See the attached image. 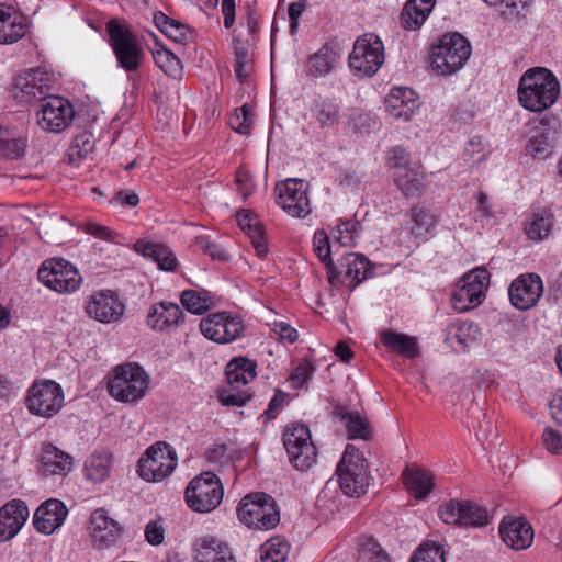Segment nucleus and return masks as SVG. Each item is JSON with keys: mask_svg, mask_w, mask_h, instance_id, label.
<instances>
[{"mask_svg": "<svg viewBox=\"0 0 562 562\" xmlns=\"http://www.w3.org/2000/svg\"><path fill=\"white\" fill-rule=\"evenodd\" d=\"M50 78L40 69H32L15 79L14 95L22 103L43 102L50 97Z\"/></svg>", "mask_w": 562, "mask_h": 562, "instance_id": "nucleus-20", "label": "nucleus"}, {"mask_svg": "<svg viewBox=\"0 0 562 562\" xmlns=\"http://www.w3.org/2000/svg\"><path fill=\"white\" fill-rule=\"evenodd\" d=\"M155 64L169 77L177 78L181 75V60L169 49L160 48L153 52Z\"/></svg>", "mask_w": 562, "mask_h": 562, "instance_id": "nucleus-49", "label": "nucleus"}, {"mask_svg": "<svg viewBox=\"0 0 562 562\" xmlns=\"http://www.w3.org/2000/svg\"><path fill=\"white\" fill-rule=\"evenodd\" d=\"M543 292L541 278L536 273H525L516 278L508 288L513 306L520 311L533 307Z\"/></svg>", "mask_w": 562, "mask_h": 562, "instance_id": "nucleus-19", "label": "nucleus"}, {"mask_svg": "<svg viewBox=\"0 0 562 562\" xmlns=\"http://www.w3.org/2000/svg\"><path fill=\"white\" fill-rule=\"evenodd\" d=\"M154 23L166 36L176 43L184 44L192 37L191 29L187 24L169 18L164 12L155 13Z\"/></svg>", "mask_w": 562, "mask_h": 562, "instance_id": "nucleus-39", "label": "nucleus"}, {"mask_svg": "<svg viewBox=\"0 0 562 562\" xmlns=\"http://www.w3.org/2000/svg\"><path fill=\"white\" fill-rule=\"evenodd\" d=\"M29 517L27 506L23 501L14 499L0 509V541L12 539L23 527Z\"/></svg>", "mask_w": 562, "mask_h": 562, "instance_id": "nucleus-27", "label": "nucleus"}, {"mask_svg": "<svg viewBox=\"0 0 562 562\" xmlns=\"http://www.w3.org/2000/svg\"><path fill=\"white\" fill-rule=\"evenodd\" d=\"M195 562H235L228 546L213 536L198 539L194 542Z\"/></svg>", "mask_w": 562, "mask_h": 562, "instance_id": "nucleus-28", "label": "nucleus"}, {"mask_svg": "<svg viewBox=\"0 0 562 562\" xmlns=\"http://www.w3.org/2000/svg\"><path fill=\"white\" fill-rule=\"evenodd\" d=\"M149 376L137 363L117 366L108 381L109 394L119 402L134 403L148 390Z\"/></svg>", "mask_w": 562, "mask_h": 562, "instance_id": "nucleus-3", "label": "nucleus"}, {"mask_svg": "<svg viewBox=\"0 0 562 562\" xmlns=\"http://www.w3.org/2000/svg\"><path fill=\"white\" fill-rule=\"evenodd\" d=\"M311 112L322 128L336 126L340 121V105L330 98H319L313 101Z\"/></svg>", "mask_w": 562, "mask_h": 562, "instance_id": "nucleus-36", "label": "nucleus"}, {"mask_svg": "<svg viewBox=\"0 0 562 562\" xmlns=\"http://www.w3.org/2000/svg\"><path fill=\"white\" fill-rule=\"evenodd\" d=\"M85 232L103 240H112L114 235V233L109 227L95 223H87L85 226Z\"/></svg>", "mask_w": 562, "mask_h": 562, "instance_id": "nucleus-64", "label": "nucleus"}, {"mask_svg": "<svg viewBox=\"0 0 562 562\" xmlns=\"http://www.w3.org/2000/svg\"><path fill=\"white\" fill-rule=\"evenodd\" d=\"M384 61V46L374 34L358 37L349 56L351 70L359 76H373Z\"/></svg>", "mask_w": 562, "mask_h": 562, "instance_id": "nucleus-11", "label": "nucleus"}, {"mask_svg": "<svg viewBox=\"0 0 562 562\" xmlns=\"http://www.w3.org/2000/svg\"><path fill=\"white\" fill-rule=\"evenodd\" d=\"M250 394L243 391V392H224L221 395V402L224 405H231V406H244L248 401H250Z\"/></svg>", "mask_w": 562, "mask_h": 562, "instance_id": "nucleus-63", "label": "nucleus"}, {"mask_svg": "<svg viewBox=\"0 0 562 562\" xmlns=\"http://www.w3.org/2000/svg\"><path fill=\"white\" fill-rule=\"evenodd\" d=\"M89 533L95 548L106 549L117 543L123 528L116 520L109 517L103 508H98L90 516Z\"/></svg>", "mask_w": 562, "mask_h": 562, "instance_id": "nucleus-21", "label": "nucleus"}, {"mask_svg": "<svg viewBox=\"0 0 562 562\" xmlns=\"http://www.w3.org/2000/svg\"><path fill=\"white\" fill-rule=\"evenodd\" d=\"M338 58L339 56L333 47L324 45L308 58L306 64L308 74L315 77L328 75L336 67Z\"/></svg>", "mask_w": 562, "mask_h": 562, "instance_id": "nucleus-40", "label": "nucleus"}, {"mask_svg": "<svg viewBox=\"0 0 562 562\" xmlns=\"http://www.w3.org/2000/svg\"><path fill=\"white\" fill-rule=\"evenodd\" d=\"M359 228L360 223L358 221L349 220L341 222V224L337 226L336 231L333 232V235L342 246L350 247L355 244V236Z\"/></svg>", "mask_w": 562, "mask_h": 562, "instance_id": "nucleus-55", "label": "nucleus"}, {"mask_svg": "<svg viewBox=\"0 0 562 562\" xmlns=\"http://www.w3.org/2000/svg\"><path fill=\"white\" fill-rule=\"evenodd\" d=\"M406 217V228L414 238L418 239H427L437 224L436 215L422 205L411 207Z\"/></svg>", "mask_w": 562, "mask_h": 562, "instance_id": "nucleus-29", "label": "nucleus"}, {"mask_svg": "<svg viewBox=\"0 0 562 562\" xmlns=\"http://www.w3.org/2000/svg\"><path fill=\"white\" fill-rule=\"evenodd\" d=\"M111 469L112 456L110 453H93L86 460L83 473L87 480L99 483L109 477Z\"/></svg>", "mask_w": 562, "mask_h": 562, "instance_id": "nucleus-41", "label": "nucleus"}, {"mask_svg": "<svg viewBox=\"0 0 562 562\" xmlns=\"http://www.w3.org/2000/svg\"><path fill=\"white\" fill-rule=\"evenodd\" d=\"M339 416L345 422L349 439H371L372 432L367 417L357 412H347Z\"/></svg>", "mask_w": 562, "mask_h": 562, "instance_id": "nucleus-46", "label": "nucleus"}, {"mask_svg": "<svg viewBox=\"0 0 562 562\" xmlns=\"http://www.w3.org/2000/svg\"><path fill=\"white\" fill-rule=\"evenodd\" d=\"M145 538L148 543L158 546L164 541V528L157 521H150L145 528Z\"/></svg>", "mask_w": 562, "mask_h": 562, "instance_id": "nucleus-62", "label": "nucleus"}, {"mask_svg": "<svg viewBox=\"0 0 562 562\" xmlns=\"http://www.w3.org/2000/svg\"><path fill=\"white\" fill-rule=\"evenodd\" d=\"M436 0H408L401 14V24L407 30L419 29L435 7Z\"/></svg>", "mask_w": 562, "mask_h": 562, "instance_id": "nucleus-33", "label": "nucleus"}, {"mask_svg": "<svg viewBox=\"0 0 562 562\" xmlns=\"http://www.w3.org/2000/svg\"><path fill=\"white\" fill-rule=\"evenodd\" d=\"M37 277L46 288L61 294L76 292L82 282V277L77 268L63 258H50L43 261Z\"/></svg>", "mask_w": 562, "mask_h": 562, "instance_id": "nucleus-8", "label": "nucleus"}, {"mask_svg": "<svg viewBox=\"0 0 562 562\" xmlns=\"http://www.w3.org/2000/svg\"><path fill=\"white\" fill-rule=\"evenodd\" d=\"M380 338L387 349L401 355L402 357L413 359L419 353L416 338L406 334L385 329L381 331Z\"/></svg>", "mask_w": 562, "mask_h": 562, "instance_id": "nucleus-34", "label": "nucleus"}, {"mask_svg": "<svg viewBox=\"0 0 562 562\" xmlns=\"http://www.w3.org/2000/svg\"><path fill=\"white\" fill-rule=\"evenodd\" d=\"M106 32L117 66L126 72L137 71L145 58V52L130 25L117 19H111L106 23Z\"/></svg>", "mask_w": 562, "mask_h": 562, "instance_id": "nucleus-2", "label": "nucleus"}, {"mask_svg": "<svg viewBox=\"0 0 562 562\" xmlns=\"http://www.w3.org/2000/svg\"><path fill=\"white\" fill-rule=\"evenodd\" d=\"M315 371L314 366L308 362L304 361L300 364H297L293 371L291 372L290 380L295 389H301L304 386L305 383L312 378L313 373Z\"/></svg>", "mask_w": 562, "mask_h": 562, "instance_id": "nucleus-57", "label": "nucleus"}, {"mask_svg": "<svg viewBox=\"0 0 562 562\" xmlns=\"http://www.w3.org/2000/svg\"><path fill=\"white\" fill-rule=\"evenodd\" d=\"M26 32L23 16L14 15L0 9V44H12L22 38Z\"/></svg>", "mask_w": 562, "mask_h": 562, "instance_id": "nucleus-38", "label": "nucleus"}, {"mask_svg": "<svg viewBox=\"0 0 562 562\" xmlns=\"http://www.w3.org/2000/svg\"><path fill=\"white\" fill-rule=\"evenodd\" d=\"M183 316V312L178 304L162 301L150 307L147 324L155 330H164L180 324Z\"/></svg>", "mask_w": 562, "mask_h": 562, "instance_id": "nucleus-30", "label": "nucleus"}, {"mask_svg": "<svg viewBox=\"0 0 562 562\" xmlns=\"http://www.w3.org/2000/svg\"><path fill=\"white\" fill-rule=\"evenodd\" d=\"M75 117L72 104L59 95H50L40 103L36 111L38 126L49 133L65 131Z\"/></svg>", "mask_w": 562, "mask_h": 562, "instance_id": "nucleus-14", "label": "nucleus"}, {"mask_svg": "<svg viewBox=\"0 0 562 562\" xmlns=\"http://www.w3.org/2000/svg\"><path fill=\"white\" fill-rule=\"evenodd\" d=\"M94 147V140L90 133L83 132L78 134L70 146L69 156L74 157H86Z\"/></svg>", "mask_w": 562, "mask_h": 562, "instance_id": "nucleus-56", "label": "nucleus"}, {"mask_svg": "<svg viewBox=\"0 0 562 562\" xmlns=\"http://www.w3.org/2000/svg\"><path fill=\"white\" fill-rule=\"evenodd\" d=\"M477 333V326L472 322H460L449 325L447 329V340L453 344L456 341L461 349H467L471 340H475L472 334Z\"/></svg>", "mask_w": 562, "mask_h": 562, "instance_id": "nucleus-47", "label": "nucleus"}, {"mask_svg": "<svg viewBox=\"0 0 562 562\" xmlns=\"http://www.w3.org/2000/svg\"><path fill=\"white\" fill-rule=\"evenodd\" d=\"M248 63V50L246 47H237L235 50V60H234V70L237 79L240 82H245L249 77V72L247 70Z\"/></svg>", "mask_w": 562, "mask_h": 562, "instance_id": "nucleus-58", "label": "nucleus"}, {"mask_svg": "<svg viewBox=\"0 0 562 562\" xmlns=\"http://www.w3.org/2000/svg\"><path fill=\"white\" fill-rule=\"evenodd\" d=\"M69 225V222L64 216H50L41 223V237L48 244H61Z\"/></svg>", "mask_w": 562, "mask_h": 562, "instance_id": "nucleus-45", "label": "nucleus"}, {"mask_svg": "<svg viewBox=\"0 0 562 562\" xmlns=\"http://www.w3.org/2000/svg\"><path fill=\"white\" fill-rule=\"evenodd\" d=\"M239 227L249 236L251 244L259 257L268 254V247L263 236V228L257 216L247 210H241L236 214Z\"/></svg>", "mask_w": 562, "mask_h": 562, "instance_id": "nucleus-32", "label": "nucleus"}, {"mask_svg": "<svg viewBox=\"0 0 562 562\" xmlns=\"http://www.w3.org/2000/svg\"><path fill=\"white\" fill-rule=\"evenodd\" d=\"M341 491L351 497H360L370 483L368 463L363 454L353 445L346 446L341 461L337 467Z\"/></svg>", "mask_w": 562, "mask_h": 562, "instance_id": "nucleus-5", "label": "nucleus"}, {"mask_svg": "<svg viewBox=\"0 0 562 562\" xmlns=\"http://www.w3.org/2000/svg\"><path fill=\"white\" fill-rule=\"evenodd\" d=\"M403 476L407 490L417 499L425 498L434 486L432 474L426 470L405 471Z\"/></svg>", "mask_w": 562, "mask_h": 562, "instance_id": "nucleus-42", "label": "nucleus"}, {"mask_svg": "<svg viewBox=\"0 0 562 562\" xmlns=\"http://www.w3.org/2000/svg\"><path fill=\"white\" fill-rule=\"evenodd\" d=\"M371 274L370 262L364 256L348 252L341 257L339 269L335 266L334 283L349 280L350 285L355 288Z\"/></svg>", "mask_w": 562, "mask_h": 562, "instance_id": "nucleus-23", "label": "nucleus"}, {"mask_svg": "<svg viewBox=\"0 0 562 562\" xmlns=\"http://www.w3.org/2000/svg\"><path fill=\"white\" fill-rule=\"evenodd\" d=\"M385 109L392 117L407 122L419 109V101L411 88L395 87L385 98Z\"/></svg>", "mask_w": 562, "mask_h": 562, "instance_id": "nucleus-24", "label": "nucleus"}, {"mask_svg": "<svg viewBox=\"0 0 562 562\" xmlns=\"http://www.w3.org/2000/svg\"><path fill=\"white\" fill-rule=\"evenodd\" d=\"M135 251L151 259L159 269L173 271L178 266V260L171 249L162 244L139 239L134 245Z\"/></svg>", "mask_w": 562, "mask_h": 562, "instance_id": "nucleus-31", "label": "nucleus"}, {"mask_svg": "<svg viewBox=\"0 0 562 562\" xmlns=\"http://www.w3.org/2000/svg\"><path fill=\"white\" fill-rule=\"evenodd\" d=\"M237 516L249 528L268 530L274 528L280 521L276 501L272 496L257 492L243 497Z\"/></svg>", "mask_w": 562, "mask_h": 562, "instance_id": "nucleus-6", "label": "nucleus"}, {"mask_svg": "<svg viewBox=\"0 0 562 562\" xmlns=\"http://www.w3.org/2000/svg\"><path fill=\"white\" fill-rule=\"evenodd\" d=\"M438 516L446 524L461 527H483L490 522L487 510L468 501H449L439 507Z\"/></svg>", "mask_w": 562, "mask_h": 562, "instance_id": "nucleus-15", "label": "nucleus"}, {"mask_svg": "<svg viewBox=\"0 0 562 562\" xmlns=\"http://www.w3.org/2000/svg\"><path fill=\"white\" fill-rule=\"evenodd\" d=\"M389 166L393 171L409 167L408 153L403 147H394L389 151Z\"/></svg>", "mask_w": 562, "mask_h": 562, "instance_id": "nucleus-61", "label": "nucleus"}, {"mask_svg": "<svg viewBox=\"0 0 562 562\" xmlns=\"http://www.w3.org/2000/svg\"><path fill=\"white\" fill-rule=\"evenodd\" d=\"M67 514L68 509L61 501L47 499L35 510L34 527L44 535H52L63 525Z\"/></svg>", "mask_w": 562, "mask_h": 562, "instance_id": "nucleus-25", "label": "nucleus"}, {"mask_svg": "<svg viewBox=\"0 0 562 562\" xmlns=\"http://www.w3.org/2000/svg\"><path fill=\"white\" fill-rule=\"evenodd\" d=\"M358 550L360 557L367 561L381 562L386 559V553L373 537H360L358 540Z\"/></svg>", "mask_w": 562, "mask_h": 562, "instance_id": "nucleus-53", "label": "nucleus"}, {"mask_svg": "<svg viewBox=\"0 0 562 562\" xmlns=\"http://www.w3.org/2000/svg\"><path fill=\"white\" fill-rule=\"evenodd\" d=\"M471 55L469 41L459 33L446 34L430 49V66L438 75L460 70Z\"/></svg>", "mask_w": 562, "mask_h": 562, "instance_id": "nucleus-4", "label": "nucleus"}, {"mask_svg": "<svg viewBox=\"0 0 562 562\" xmlns=\"http://www.w3.org/2000/svg\"><path fill=\"white\" fill-rule=\"evenodd\" d=\"M124 311V303L111 290H101L92 294L86 305L88 316L103 324L121 321Z\"/></svg>", "mask_w": 562, "mask_h": 562, "instance_id": "nucleus-18", "label": "nucleus"}, {"mask_svg": "<svg viewBox=\"0 0 562 562\" xmlns=\"http://www.w3.org/2000/svg\"><path fill=\"white\" fill-rule=\"evenodd\" d=\"M283 445L291 464L300 471L308 470L316 461V447L312 441L308 427L292 424L283 434Z\"/></svg>", "mask_w": 562, "mask_h": 562, "instance_id": "nucleus-10", "label": "nucleus"}, {"mask_svg": "<svg viewBox=\"0 0 562 562\" xmlns=\"http://www.w3.org/2000/svg\"><path fill=\"white\" fill-rule=\"evenodd\" d=\"M488 282L490 273L485 268L479 267L465 273L453 292V307L464 312L480 305Z\"/></svg>", "mask_w": 562, "mask_h": 562, "instance_id": "nucleus-12", "label": "nucleus"}, {"mask_svg": "<svg viewBox=\"0 0 562 562\" xmlns=\"http://www.w3.org/2000/svg\"><path fill=\"white\" fill-rule=\"evenodd\" d=\"M314 251L317 257L325 263L328 273L329 283L334 284L335 265L330 259V246L328 235L324 229H317L313 237Z\"/></svg>", "mask_w": 562, "mask_h": 562, "instance_id": "nucleus-48", "label": "nucleus"}, {"mask_svg": "<svg viewBox=\"0 0 562 562\" xmlns=\"http://www.w3.org/2000/svg\"><path fill=\"white\" fill-rule=\"evenodd\" d=\"M72 469V457L53 443H45L41 451L37 471L42 476L66 475Z\"/></svg>", "mask_w": 562, "mask_h": 562, "instance_id": "nucleus-26", "label": "nucleus"}, {"mask_svg": "<svg viewBox=\"0 0 562 562\" xmlns=\"http://www.w3.org/2000/svg\"><path fill=\"white\" fill-rule=\"evenodd\" d=\"M177 467V454L173 448L162 441L155 442L138 461L137 472L147 482H161Z\"/></svg>", "mask_w": 562, "mask_h": 562, "instance_id": "nucleus-9", "label": "nucleus"}, {"mask_svg": "<svg viewBox=\"0 0 562 562\" xmlns=\"http://www.w3.org/2000/svg\"><path fill=\"white\" fill-rule=\"evenodd\" d=\"M256 368L255 361L244 357L231 360L226 367L228 384L237 389L239 385L251 382L256 378Z\"/></svg>", "mask_w": 562, "mask_h": 562, "instance_id": "nucleus-35", "label": "nucleus"}, {"mask_svg": "<svg viewBox=\"0 0 562 562\" xmlns=\"http://www.w3.org/2000/svg\"><path fill=\"white\" fill-rule=\"evenodd\" d=\"M502 540L514 550H525L532 544L533 528L524 518L505 517L499 525Z\"/></svg>", "mask_w": 562, "mask_h": 562, "instance_id": "nucleus-22", "label": "nucleus"}, {"mask_svg": "<svg viewBox=\"0 0 562 562\" xmlns=\"http://www.w3.org/2000/svg\"><path fill=\"white\" fill-rule=\"evenodd\" d=\"M181 304L187 311L200 315L211 307L212 301L206 293H201L195 290H186L181 294Z\"/></svg>", "mask_w": 562, "mask_h": 562, "instance_id": "nucleus-50", "label": "nucleus"}, {"mask_svg": "<svg viewBox=\"0 0 562 562\" xmlns=\"http://www.w3.org/2000/svg\"><path fill=\"white\" fill-rule=\"evenodd\" d=\"M393 180L402 193L409 198L418 195L424 188V175L418 167H407L393 171Z\"/></svg>", "mask_w": 562, "mask_h": 562, "instance_id": "nucleus-37", "label": "nucleus"}, {"mask_svg": "<svg viewBox=\"0 0 562 562\" xmlns=\"http://www.w3.org/2000/svg\"><path fill=\"white\" fill-rule=\"evenodd\" d=\"M307 189L308 183L303 179H286L276 187L278 205L292 217L307 216L312 211Z\"/></svg>", "mask_w": 562, "mask_h": 562, "instance_id": "nucleus-16", "label": "nucleus"}, {"mask_svg": "<svg viewBox=\"0 0 562 562\" xmlns=\"http://www.w3.org/2000/svg\"><path fill=\"white\" fill-rule=\"evenodd\" d=\"M409 562H446L442 546L434 542H423L413 553Z\"/></svg>", "mask_w": 562, "mask_h": 562, "instance_id": "nucleus-51", "label": "nucleus"}, {"mask_svg": "<svg viewBox=\"0 0 562 562\" xmlns=\"http://www.w3.org/2000/svg\"><path fill=\"white\" fill-rule=\"evenodd\" d=\"M27 147V137L14 135L10 131L0 127V155L9 159L23 157Z\"/></svg>", "mask_w": 562, "mask_h": 562, "instance_id": "nucleus-43", "label": "nucleus"}, {"mask_svg": "<svg viewBox=\"0 0 562 562\" xmlns=\"http://www.w3.org/2000/svg\"><path fill=\"white\" fill-rule=\"evenodd\" d=\"M553 226V216L549 211L532 213L526 222L525 231L531 240L538 241L547 238Z\"/></svg>", "mask_w": 562, "mask_h": 562, "instance_id": "nucleus-44", "label": "nucleus"}, {"mask_svg": "<svg viewBox=\"0 0 562 562\" xmlns=\"http://www.w3.org/2000/svg\"><path fill=\"white\" fill-rule=\"evenodd\" d=\"M254 120L250 109L245 104L235 110L229 116L228 124L237 133L247 135L250 133Z\"/></svg>", "mask_w": 562, "mask_h": 562, "instance_id": "nucleus-54", "label": "nucleus"}, {"mask_svg": "<svg viewBox=\"0 0 562 562\" xmlns=\"http://www.w3.org/2000/svg\"><path fill=\"white\" fill-rule=\"evenodd\" d=\"M27 407L34 415L52 417L64 405V393L58 383L50 380L35 381L27 391Z\"/></svg>", "mask_w": 562, "mask_h": 562, "instance_id": "nucleus-13", "label": "nucleus"}, {"mask_svg": "<svg viewBox=\"0 0 562 562\" xmlns=\"http://www.w3.org/2000/svg\"><path fill=\"white\" fill-rule=\"evenodd\" d=\"M288 553L289 544L279 538H273L262 546L259 562H284Z\"/></svg>", "mask_w": 562, "mask_h": 562, "instance_id": "nucleus-52", "label": "nucleus"}, {"mask_svg": "<svg viewBox=\"0 0 562 562\" xmlns=\"http://www.w3.org/2000/svg\"><path fill=\"white\" fill-rule=\"evenodd\" d=\"M224 488L213 472H203L188 484L184 498L188 506L196 513H211L223 499Z\"/></svg>", "mask_w": 562, "mask_h": 562, "instance_id": "nucleus-7", "label": "nucleus"}, {"mask_svg": "<svg viewBox=\"0 0 562 562\" xmlns=\"http://www.w3.org/2000/svg\"><path fill=\"white\" fill-rule=\"evenodd\" d=\"M201 333L210 340L228 344L239 338L245 329L240 317L229 313H214L200 323Z\"/></svg>", "mask_w": 562, "mask_h": 562, "instance_id": "nucleus-17", "label": "nucleus"}, {"mask_svg": "<svg viewBox=\"0 0 562 562\" xmlns=\"http://www.w3.org/2000/svg\"><path fill=\"white\" fill-rule=\"evenodd\" d=\"M268 325L276 335L290 344L295 342L299 337L296 329L285 322L274 321L272 323H268Z\"/></svg>", "mask_w": 562, "mask_h": 562, "instance_id": "nucleus-59", "label": "nucleus"}, {"mask_svg": "<svg viewBox=\"0 0 562 562\" xmlns=\"http://www.w3.org/2000/svg\"><path fill=\"white\" fill-rule=\"evenodd\" d=\"M543 445L547 450L554 453H562V434L558 432L553 428H546L542 435Z\"/></svg>", "mask_w": 562, "mask_h": 562, "instance_id": "nucleus-60", "label": "nucleus"}, {"mask_svg": "<svg viewBox=\"0 0 562 562\" xmlns=\"http://www.w3.org/2000/svg\"><path fill=\"white\" fill-rule=\"evenodd\" d=\"M560 94V83L553 72L547 68L528 69L518 85V100L531 112H542L551 108Z\"/></svg>", "mask_w": 562, "mask_h": 562, "instance_id": "nucleus-1", "label": "nucleus"}]
</instances>
